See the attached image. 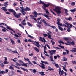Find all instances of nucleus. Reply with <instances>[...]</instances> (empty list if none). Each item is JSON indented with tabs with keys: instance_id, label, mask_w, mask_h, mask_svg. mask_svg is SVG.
Instances as JSON below:
<instances>
[{
	"instance_id": "obj_20",
	"label": "nucleus",
	"mask_w": 76,
	"mask_h": 76,
	"mask_svg": "<svg viewBox=\"0 0 76 76\" xmlns=\"http://www.w3.org/2000/svg\"><path fill=\"white\" fill-rule=\"evenodd\" d=\"M39 73H40L41 76H44V75H45V74H44V72H39Z\"/></svg>"
},
{
	"instance_id": "obj_28",
	"label": "nucleus",
	"mask_w": 76,
	"mask_h": 76,
	"mask_svg": "<svg viewBox=\"0 0 76 76\" xmlns=\"http://www.w3.org/2000/svg\"><path fill=\"white\" fill-rule=\"evenodd\" d=\"M64 60H62V61H67V58L66 57H63Z\"/></svg>"
},
{
	"instance_id": "obj_47",
	"label": "nucleus",
	"mask_w": 76,
	"mask_h": 76,
	"mask_svg": "<svg viewBox=\"0 0 76 76\" xmlns=\"http://www.w3.org/2000/svg\"><path fill=\"white\" fill-rule=\"evenodd\" d=\"M70 11H71L72 13H74L75 11H76L75 9L73 10H70Z\"/></svg>"
},
{
	"instance_id": "obj_61",
	"label": "nucleus",
	"mask_w": 76,
	"mask_h": 76,
	"mask_svg": "<svg viewBox=\"0 0 76 76\" xmlns=\"http://www.w3.org/2000/svg\"><path fill=\"white\" fill-rule=\"evenodd\" d=\"M7 50H8V51H12V49H8V48H7Z\"/></svg>"
},
{
	"instance_id": "obj_48",
	"label": "nucleus",
	"mask_w": 76,
	"mask_h": 76,
	"mask_svg": "<svg viewBox=\"0 0 76 76\" xmlns=\"http://www.w3.org/2000/svg\"><path fill=\"white\" fill-rule=\"evenodd\" d=\"M31 19H34V20H35V22H37V19H36V18L34 17V18H30Z\"/></svg>"
},
{
	"instance_id": "obj_44",
	"label": "nucleus",
	"mask_w": 76,
	"mask_h": 76,
	"mask_svg": "<svg viewBox=\"0 0 76 76\" xmlns=\"http://www.w3.org/2000/svg\"><path fill=\"white\" fill-rule=\"evenodd\" d=\"M55 66L56 67H57V68H58V67H59V66H58V65L57 64H55Z\"/></svg>"
},
{
	"instance_id": "obj_6",
	"label": "nucleus",
	"mask_w": 76,
	"mask_h": 76,
	"mask_svg": "<svg viewBox=\"0 0 76 76\" xmlns=\"http://www.w3.org/2000/svg\"><path fill=\"white\" fill-rule=\"evenodd\" d=\"M20 8L21 9V10H20V8H19V7H17V9H18V10H20L21 12H24L25 14H26V12H25L23 11V7H20Z\"/></svg>"
},
{
	"instance_id": "obj_62",
	"label": "nucleus",
	"mask_w": 76,
	"mask_h": 76,
	"mask_svg": "<svg viewBox=\"0 0 76 76\" xmlns=\"http://www.w3.org/2000/svg\"><path fill=\"white\" fill-rule=\"evenodd\" d=\"M45 25L46 26H48L49 25L46 23L45 24Z\"/></svg>"
},
{
	"instance_id": "obj_2",
	"label": "nucleus",
	"mask_w": 76,
	"mask_h": 76,
	"mask_svg": "<svg viewBox=\"0 0 76 76\" xmlns=\"http://www.w3.org/2000/svg\"><path fill=\"white\" fill-rule=\"evenodd\" d=\"M50 6V4H45L43 5L42 6V7L43 10L46 11V13L47 15H49L50 13L48 11V10L46 9V7H48Z\"/></svg>"
},
{
	"instance_id": "obj_58",
	"label": "nucleus",
	"mask_w": 76,
	"mask_h": 76,
	"mask_svg": "<svg viewBox=\"0 0 76 76\" xmlns=\"http://www.w3.org/2000/svg\"><path fill=\"white\" fill-rule=\"evenodd\" d=\"M2 31H3V32H6V29H4V28H3L2 29Z\"/></svg>"
},
{
	"instance_id": "obj_45",
	"label": "nucleus",
	"mask_w": 76,
	"mask_h": 76,
	"mask_svg": "<svg viewBox=\"0 0 76 76\" xmlns=\"http://www.w3.org/2000/svg\"><path fill=\"white\" fill-rule=\"evenodd\" d=\"M3 63H4V64H9V62L7 61H4L3 62Z\"/></svg>"
},
{
	"instance_id": "obj_56",
	"label": "nucleus",
	"mask_w": 76,
	"mask_h": 76,
	"mask_svg": "<svg viewBox=\"0 0 76 76\" xmlns=\"http://www.w3.org/2000/svg\"><path fill=\"white\" fill-rule=\"evenodd\" d=\"M72 17H69V18H68L69 20H72Z\"/></svg>"
},
{
	"instance_id": "obj_59",
	"label": "nucleus",
	"mask_w": 76,
	"mask_h": 76,
	"mask_svg": "<svg viewBox=\"0 0 76 76\" xmlns=\"http://www.w3.org/2000/svg\"><path fill=\"white\" fill-rule=\"evenodd\" d=\"M63 74H64V71H63V70H62L61 71V75H63Z\"/></svg>"
},
{
	"instance_id": "obj_8",
	"label": "nucleus",
	"mask_w": 76,
	"mask_h": 76,
	"mask_svg": "<svg viewBox=\"0 0 76 76\" xmlns=\"http://www.w3.org/2000/svg\"><path fill=\"white\" fill-rule=\"evenodd\" d=\"M43 63H40L42 65V66L40 65L39 64H38V65L40 66V67L42 68V69H45V67L44 66H45V65H44Z\"/></svg>"
},
{
	"instance_id": "obj_25",
	"label": "nucleus",
	"mask_w": 76,
	"mask_h": 76,
	"mask_svg": "<svg viewBox=\"0 0 76 76\" xmlns=\"http://www.w3.org/2000/svg\"><path fill=\"white\" fill-rule=\"evenodd\" d=\"M58 27L59 29L61 31H63V28L62 27H61V26H58Z\"/></svg>"
},
{
	"instance_id": "obj_51",
	"label": "nucleus",
	"mask_w": 76,
	"mask_h": 76,
	"mask_svg": "<svg viewBox=\"0 0 76 76\" xmlns=\"http://www.w3.org/2000/svg\"><path fill=\"white\" fill-rule=\"evenodd\" d=\"M19 26H20L22 28H23V29H24V27H23V26L22 25L20 24H19Z\"/></svg>"
},
{
	"instance_id": "obj_21",
	"label": "nucleus",
	"mask_w": 76,
	"mask_h": 76,
	"mask_svg": "<svg viewBox=\"0 0 76 76\" xmlns=\"http://www.w3.org/2000/svg\"><path fill=\"white\" fill-rule=\"evenodd\" d=\"M30 70H32L33 71H32V72L34 74H35L36 72H37V71L36 69H30Z\"/></svg>"
},
{
	"instance_id": "obj_9",
	"label": "nucleus",
	"mask_w": 76,
	"mask_h": 76,
	"mask_svg": "<svg viewBox=\"0 0 76 76\" xmlns=\"http://www.w3.org/2000/svg\"><path fill=\"white\" fill-rule=\"evenodd\" d=\"M23 11L25 12V11H29L31 10V9L29 8L28 7H26V8H23Z\"/></svg>"
},
{
	"instance_id": "obj_30",
	"label": "nucleus",
	"mask_w": 76,
	"mask_h": 76,
	"mask_svg": "<svg viewBox=\"0 0 76 76\" xmlns=\"http://www.w3.org/2000/svg\"><path fill=\"white\" fill-rule=\"evenodd\" d=\"M12 53H15V54L17 53V54H18V55H19V54L17 52V51H16V50H15L14 51H12Z\"/></svg>"
},
{
	"instance_id": "obj_41",
	"label": "nucleus",
	"mask_w": 76,
	"mask_h": 76,
	"mask_svg": "<svg viewBox=\"0 0 76 76\" xmlns=\"http://www.w3.org/2000/svg\"><path fill=\"white\" fill-rule=\"evenodd\" d=\"M49 58H50V60L51 61H54L53 60V57H52V56H50L49 57Z\"/></svg>"
},
{
	"instance_id": "obj_1",
	"label": "nucleus",
	"mask_w": 76,
	"mask_h": 76,
	"mask_svg": "<svg viewBox=\"0 0 76 76\" xmlns=\"http://www.w3.org/2000/svg\"><path fill=\"white\" fill-rule=\"evenodd\" d=\"M7 10L9 11L10 12H13L14 13V15L15 17V18H19L20 15H21V13H19V14H17L16 13V12L12 9H9Z\"/></svg>"
},
{
	"instance_id": "obj_5",
	"label": "nucleus",
	"mask_w": 76,
	"mask_h": 76,
	"mask_svg": "<svg viewBox=\"0 0 76 76\" xmlns=\"http://www.w3.org/2000/svg\"><path fill=\"white\" fill-rule=\"evenodd\" d=\"M24 58L25 60H26V61H27L30 64H31V66H33V67H34V65L33 64H32V63L31 62V61H30L29 60V59L28 58L26 59L25 58Z\"/></svg>"
},
{
	"instance_id": "obj_34",
	"label": "nucleus",
	"mask_w": 76,
	"mask_h": 76,
	"mask_svg": "<svg viewBox=\"0 0 76 76\" xmlns=\"http://www.w3.org/2000/svg\"><path fill=\"white\" fill-rule=\"evenodd\" d=\"M48 26H50V27H51V28H53V29H56V26H50V25H48Z\"/></svg>"
},
{
	"instance_id": "obj_64",
	"label": "nucleus",
	"mask_w": 76,
	"mask_h": 76,
	"mask_svg": "<svg viewBox=\"0 0 76 76\" xmlns=\"http://www.w3.org/2000/svg\"><path fill=\"white\" fill-rule=\"evenodd\" d=\"M71 44L72 45H75V42L73 41H72V42H71Z\"/></svg>"
},
{
	"instance_id": "obj_35",
	"label": "nucleus",
	"mask_w": 76,
	"mask_h": 76,
	"mask_svg": "<svg viewBox=\"0 0 76 76\" xmlns=\"http://www.w3.org/2000/svg\"><path fill=\"white\" fill-rule=\"evenodd\" d=\"M6 73V72L5 71H0V74H4V73Z\"/></svg>"
},
{
	"instance_id": "obj_13",
	"label": "nucleus",
	"mask_w": 76,
	"mask_h": 76,
	"mask_svg": "<svg viewBox=\"0 0 76 76\" xmlns=\"http://www.w3.org/2000/svg\"><path fill=\"white\" fill-rule=\"evenodd\" d=\"M64 41H69L70 40V38L69 37H64L63 38Z\"/></svg>"
},
{
	"instance_id": "obj_39",
	"label": "nucleus",
	"mask_w": 76,
	"mask_h": 76,
	"mask_svg": "<svg viewBox=\"0 0 76 76\" xmlns=\"http://www.w3.org/2000/svg\"><path fill=\"white\" fill-rule=\"evenodd\" d=\"M44 17H46L48 19V20H50V18L48 17V16L47 15H44Z\"/></svg>"
},
{
	"instance_id": "obj_15",
	"label": "nucleus",
	"mask_w": 76,
	"mask_h": 76,
	"mask_svg": "<svg viewBox=\"0 0 76 76\" xmlns=\"http://www.w3.org/2000/svg\"><path fill=\"white\" fill-rule=\"evenodd\" d=\"M64 10H65V12L66 15V16H68V15H69V14H68V13H67V12H68V11L66 9H64Z\"/></svg>"
},
{
	"instance_id": "obj_32",
	"label": "nucleus",
	"mask_w": 76,
	"mask_h": 76,
	"mask_svg": "<svg viewBox=\"0 0 76 76\" xmlns=\"http://www.w3.org/2000/svg\"><path fill=\"white\" fill-rule=\"evenodd\" d=\"M7 3H8V2H6L5 3H4V6H8L9 4Z\"/></svg>"
},
{
	"instance_id": "obj_63",
	"label": "nucleus",
	"mask_w": 76,
	"mask_h": 76,
	"mask_svg": "<svg viewBox=\"0 0 76 76\" xmlns=\"http://www.w3.org/2000/svg\"><path fill=\"white\" fill-rule=\"evenodd\" d=\"M47 35H48L47 34H43V36H44L45 37H47Z\"/></svg>"
},
{
	"instance_id": "obj_57",
	"label": "nucleus",
	"mask_w": 76,
	"mask_h": 76,
	"mask_svg": "<svg viewBox=\"0 0 76 76\" xmlns=\"http://www.w3.org/2000/svg\"><path fill=\"white\" fill-rule=\"evenodd\" d=\"M69 24L70 25V26H69V28H72V25L70 24Z\"/></svg>"
},
{
	"instance_id": "obj_38",
	"label": "nucleus",
	"mask_w": 76,
	"mask_h": 76,
	"mask_svg": "<svg viewBox=\"0 0 76 76\" xmlns=\"http://www.w3.org/2000/svg\"><path fill=\"white\" fill-rule=\"evenodd\" d=\"M50 10L52 13H53V15H54L56 16V14H55V13L54 12H53V10Z\"/></svg>"
},
{
	"instance_id": "obj_10",
	"label": "nucleus",
	"mask_w": 76,
	"mask_h": 76,
	"mask_svg": "<svg viewBox=\"0 0 76 76\" xmlns=\"http://www.w3.org/2000/svg\"><path fill=\"white\" fill-rule=\"evenodd\" d=\"M5 26H7V29H10V30H11V31H13V32H14V33H15V31L13 30L12 29L8 27V26H7V25H6V24H5Z\"/></svg>"
},
{
	"instance_id": "obj_55",
	"label": "nucleus",
	"mask_w": 76,
	"mask_h": 76,
	"mask_svg": "<svg viewBox=\"0 0 76 76\" xmlns=\"http://www.w3.org/2000/svg\"><path fill=\"white\" fill-rule=\"evenodd\" d=\"M21 23L23 24V25H26V23H24L23 22H21Z\"/></svg>"
},
{
	"instance_id": "obj_37",
	"label": "nucleus",
	"mask_w": 76,
	"mask_h": 76,
	"mask_svg": "<svg viewBox=\"0 0 76 76\" xmlns=\"http://www.w3.org/2000/svg\"><path fill=\"white\" fill-rule=\"evenodd\" d=\"M0 65L2 67H4V65L3 64V63H1L0 64Z\"/></svg>"
},
{
	"instance_id": "obj_42",
	"label": "nucleus",
	"mask_w": 76,
	"mask_h": 76,
	"mask_svg": "<svg viewBox=\"0 0 76 76\" xmlns=\"http://www.w3.org/2000/svg\"><path fill=\"white\" fill-rule=\"evenodd\" d=\"M39 38H40V39L41 41L42 42H44V40H43V38H42L41 37H39Z\"/></svg>"
},
{
	"instance_id": "obj_18",
	"label": "nucleus",
	"mask_w": 76,
	"mask_h": 76,
	"mask_svg": "<svg viewBox=\"0 0 76 76\" xmlns=\"http://www.w3.org/2000/svg\"><path fill=\"white\" fill-rule=\"evenodd\" d=\"M25 31L26 32V33L27 34V35H28V37H29L30 38H33V37L30 35H29V34H28V32H27V31H26V30H25Z\"/></svg>"
},
{
	"instance_id": "obj_43",
	"label": "nucleus",
	"mask_w": 76,
	"mask_h": 76,
	"mask_svg": "<svg viewBox=\"0 0 76 76\" xmlns=\"http://www.w3.org/2000/svg\"><path fill=\"white\" fill-rule=\"evenodd\" d=\"M40 4H43V5H44V4H46L44 3V2L41 1V0H40Z\"/></svg>"
},
{
	"instance_id": "obj_4",
	"label": "nucleus",
	"mask_w": 76,
	"mask_h": 76,
	"mask_svg": "<svg viewBox=\"0 0 76 76\" xmlns=\"http://www.w3.org/2000/svg\"><path fill=\"white\" fill-rule=\"evenodd\" d=\"M56 52V50H51V51H49V53L50 54V56H53L54 54H55L56 53H55Z\"/></svg>"
},
{
	"instance_id": "obj_7",
	"label": "nucleus",
	"mask_w": 76,
	"mask_h": 76,
	"mask_svg": "<svg viewBox=\"0 0 76 76\" xmlns=\"http://www.w3.org/2000/svg\"><path fill=\"white\" fill-rule=\"evenodd\" d=\"M60 20H60V19H59V18L58 17V19L57 21L58 22L57 23V24L58 25H60V24H61V23H60Z\"/></svg>"
},
{
	"instance_id": "obj_53",
	"label": "nucleus",
	"mask_w": 76,
	"mask_h": 76,
	"mask_svg": "<svg viewBox=\"0 0 76 76\" xmlns=\"http://www.w3.org/2000/svg\"><path fill=\"white\" fill-rule=\"evenodd\" d=\"M59 75H60V76H61V69H60V68H59Z\"/></svg>"
},
{
	"instance_id": "obj_17",
	"label": "nucleus",
	"mask_w": 76,
	"mask_h": 76,
	"mask_svg": "<svg viewBox=\"0 0 76 76\" xmlns=\"http://www.w3.org/2000/svg\"><path fill=\"white\" fill-rule=\"evenodd\" d=\"M8 75H9V76H13V75H14V73L13 72H9Z\"/></svg>"
},
{
	"instance_id": "obj_11",
	"label": "nucleus",
	"mask_w": 76,
	"mask_h": 76,
	"mask_svg": "<svg viewBox=\"0 0 76 76\" xmlns=\"http://www.w3.org/2000/svg\"><path fill=\"white\" fill-rule=\"evenodd\" d=\"M33 14L34 15V18H37V15H38V13L36 11H34V13H33Z\"/></svg>"
},
{
	"instance_id": "obj_12",
	"label": "nucleus",
	"mask_w": 76,
	"mask_h": 76,
	"mask_svg": "<svg viewBox=\"0 0 76 76\" xmlns=\"http://www.w3.org/2000/svg\"><path fill=\"white\" fill-rule=\"evenodd\" d=\"M36 44H35L36 46H37V47L39 48V47H40V45H39V43L38 42H36Z\"/></svg>"
},
{
	"instance_id": "obj_3",
	"label": "nucleus",
	"mask_w": 76,
	"mask_h": 76,
	"mask_svg": "<svg viewBox=\"0 0 76 76\" xmlns=\"http://www.w3.org/2000/svg\"><path fill=\"white\" fill-rule=\"evenodd\" d=\"M53 10L55 12H56V13L58 15V14H60L61 13V8L59 6H56L55 9H53Z\"/></svg>"
},
{
	"instance_id": "obj_46",
	"label": "nucleus",
	"mask_w": 76,
	"mask_h": 76,
	"mask_svg": "<svg viewBox=\"0 0 76 76\" xmlns=\"http://www.w3.org/2000/svg\"><path fill=\"white\" fill-rule=\"evenodd\" d=\"M10 41L11 42L12 44L13 45V44H15V42H14V41H13V40H12V39H11Z\"/></svg>"
},
{
	"instance_id": "obj_29",
	"label": "nucleus",
	"mask_w": 76,
	"mask_h": 76,
	"mask_svg": "<svg viewBox=\"0 0 76 76\" xmlns=\"http://www.w3.org/2000/svg\"><path fill=\"white\" fill-rule=\"evenodd\" d=\"M68 28L67 29V31L69 32H70V28L69 27V26H67Z\"/></svg>"
},
{
	"instance_id": "obj_22",
	"label": "nucleus",
	"mask_w": 76,
	"mask_h": 76,
	"mask_svg": "<svg viewBox=\"0 0 76 76\" xmlns=\"http://www.w3.org/2000/svg\"><path fill=\"white\" fill-rule=\"evenodd\" d=\"M20 68L21 69H22V70H23L24 71H25L26 72H28V70L25 68H23L22 67H20Z\"/></svg>"
},
{
	"instance_id": "obj_26",
	"label": "nucleus",
	"mask_w": 76,
	"mask_h": 76,
	"mask_svg": "<svg viewBox=\"0 0 76 76\" xmlns=\"http://www.w3.org/2000/svg\"><path fill=\"white\" fill-rule=\"evenodd\" d=\"M60 26H64L65 27H67V26L64 24H62L61 23L60 24Z\"/></svg>"
},
{
	"instance_id": "obj_14",
	"label": "nucleus",
	"mask_w": 76,
	"mask_h": 76,
	"mask_svg": "<svg viewBox=\"0 0 76 76\" xmlns=\"http://www.w3.org/2000/svg\"><path fill=\"white\" fill-rule=\"evenodd\" d=\"M6 7H2V8H1V9L4 12H7V10L6 9Z\"/></svg>"
},
{
	"instance_id": "obj_33",
	"label": "nucleus",
	"mask_w": 76,
	"mask_h": 76,
	"mask_svg": "<svg viewBox=\"0 0 76 76\" xmlns=\"http://www.w3.org/2000/svg\"><path fill=\"white\" fill-rule=\"evenodd\" d=\"M27 23L28 25V26H31V27L32 26V24H30V23H29V22H27Z\"/></svg>"
},
{
	"instance_id": "obj_60",
	"label": "nucleus",
	"mask_w": 76,
	"mask_h": 76,
	"mask_svg": "<svg viewBox=\"0 0 76 76\" xmlns=\"http://www.w3.org/2000/svg\"><path fill=\"white\" fill-rule=\"evenodd\" d=\"M46 46L48 47V48H49V49H50V47L49 46V45H48V44H47L46 45Z\"/></svg>"
},
{
	"instance_id": "obj_24",
	"label": "nucleus",
	"mask_w": 76,
	"mask_h": 76,
	"mask_svg": "<svg viewBox=\"0 0 76 76\" xmlns=\"http://www.w3.org/2000/svg\"><path fill=\"white\" fill-rule=\"evenodd\" d=\"M23 64H21L22 66H24V67H28V65H27L26 64L24 63H23Z\"/></svg>"
},
{
	"instance_id": "obj_27",
	"label": "nucleus",
	"mask_w": 76,
	"mask_h": 76,
	"mask_svg": "<svg viewBox=\"0 0 76 76\" xmlns=\"http://www.w3.org/2000/svg\"><path fill=\"white\" fill-rule=\"evenodd\" d=\"M41 62L42 63H45V64H48V65L49 64L48 63L46 62H44L43 61H41Z\"/></svg>"
},
{
	"instance_id": "obj_50",
	"label": "nucleus",
	"mask_w": 76,
	"mask_h": 76,
	"mask_svg": "<svg viewBox=\"0 0 76 76\" xmlns=\"http://www.w3.org/2000/svg\"><path fill=\"white\" fill-rule=\"evenodd\" d=\"M58 45V46H59V47H60L61 48H64V47L63 46Z\"/></svg>"
},
{
	"instance_id": "obj_19",
	"label": "nucleus",
	"mask_w": 76,
	"mask_h": 76,
	"mask_svg": "<svg viewBox=\"0 0 76 76\" xmlns=\"http://www.w3.org/2000/svg\"><path fill=\"white\" fill-rule=\"evenodd\" d=\"M48 34V38H49V39H51V35L50 34L48 33H47Z\"/></svg>"
},
{
	"instance_id": "obj_49",
	"label": "nucleus",
	"mask_w": 76,
	"mask_h": 76,
	"mask_svg": "<svg viewBox=\"0 0 76 76\" xmlns=\"http://www.w3.org/2000/svg\"><path fill=\"white\" fill-rule=\"evenodd\" d=\"M18 62L19 63H23V61H22L21 60H20L18 61Z\"/></svg>"
},
{
	"instance_id": "obj_52",
	"label": "nucleus",
	"mask_w": 76,
	"mask_h": 76,
	"mask_svg": "<svg viewBox=\"0 0 76 76\" xmlns=\"http://www.w3.org/2000/svg\"><path fill=\"white\" fill-rule=\"evenodd\" d=\"M43 42H44V44H45V42H46V41H45V39L44 38H43Z\"/></svg>"
},
{
	"instance_id": "obj_36",
	"label": "nucleus",
	"mask_w": 76,
	"mask_h": 76,
	"mask_svg": "<svg viewBox=\"0 0 76 76\" xmlns=\"http://www.w3.org/2000/svg\"><path fill=\"white\" fill-rule=\"evenodd\" d=\"M51 42L52 43V45H54L55 44V42L54 41L52 40H51Z\"/></svg>"
},
{
	"instance_id": "obj_40",
	"label": "nucleus",
	"mask_w": 76,
	"mask_h": 76,
	"mask_svg": "<svg viewBox=\"0 0 76 76\" xmlns=\"http://www.w3.org/2000/svg\"><path fill=\"white\" fill-rule=\"evenodd\" d=\"M34 50L37 52H38V53L39 52V50L37 48H34Z\"/></svg>"
},
{
	"instance_id": "obj_54",
	"label": "nucleus",
	"mask_w": 76,
	"mask_h": 76,
	"mask_svg": "<svg viewBox=\"0 0 76 76\" xmlns=\"http://www.w3.org/2000/svg\"><path fill=\"white\" fill-rule=\"evenodd\" d=\"M75 4V2H72L71 3V5L72 6H74Z\"/></svg>"
},
{
	"instance_id": "obj_16",
	"label": "nucleus",
	"mask_w": 76,
	"mask_h": 76,
	"mask_svg": "<svg viewBox=\"0 0 76 76\" xmlns=\"http://www.w3.org/2000/svg\"><path fill=\"white\" fill-rule=\"evenodd\" d=\"M74 49H72V50H70V51H71V52H72V53H76V48H73Z\"/></svg>"
},
{
	"instance_id": "obj_31",
	"label": "nucleus",
	"mask_w": 76,
	"mask_h": 76,
	"mask_svg": "<svg viewBox=\"0 0 76 76\" xmlns=\"http://www.w3.org/2000/svg\"><path fill=\"white\" fill-rule=\"evenodd\" d=\"M64 23H65L66 24V25H67V26H69V23L67 22H66L65 21H64Z\"/></svg>"
},
{
	"instance_id": "obj_23",
	"label": "nucleus",
	"mask_w": 76,
	"mask_h": 76,
	"mask_svg": "<svg viewBox=\"0 0 76 76\" xmlns=\"http://www.w3.org/2000/svg\"><path fill=\"white\" fill-rule=\"evenodd\" d=\"M48 70H54V69L51 68L50 66H48Z\"/></svg>"
}]
</instances>
